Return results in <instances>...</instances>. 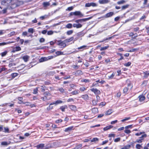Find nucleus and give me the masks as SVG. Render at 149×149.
Returning <instances> with one entry per match:
<instances>
[{
  "label": "nucleus",
  "mask_w": 149,
  "mask_h": 149,
  "mask_svg": "<svg viewBox=\"0 0 149 149\" xmlns=\"http://www.w3.org/2000/svg\"><path fill=\"white\" fill-rule=\"evenodd\" d=\"M63 52L61 51H57L56 52V54L57 56H59L63 54Z\"/></svg>",
  "instance_id": "55"
},
{
  "label": "nucleus",
  "mask_w": 149,
  "mask_h": 149,
  "mask_svg": "<svg viewBox=\"0 0 149 149\" xmlns=\"http://www.w3.org/2000/svg\"><path fill=\"white\" fill-rule=\"evenodd\" d=\"M111 61V59L110 58H105L104 59V62L103 61H102V62L103 63H109Z\"/></svg>",
  "instance_id": "28"
},
{
  "label": "nucleus",
  "mask_w": 149,
  "mask_h": 149,
  "mask_svg": "<svg viewBox=\"0 0 149 149\" xmlns=\"http://www.w3.org/2000/svg\"><path fill=\"white\" fill-rule=\"evenodd\" d=\"M54 33V32L50 30L48 31L47 32V34L48 35H52Z\"/></svg>",
  "instance_id": "64"
},
{
  "label": "nucleus",
  "mask_w": 149,
  "mask_h": 149,
  "mask_svg": "<svg viewBox=\"0 0 149 149\" xmlns=\"http://www.w3.org/2000/svg\"><path fill=\"white\" fill-rule=\"evenodd\" d=\"M74 74L76 76H78L81 74H82V72L81 70H76L75 72H74Z\"/></svg>",
  "instance_id": "15"
},
{
  "label": "nucleus",
  "mask_w": 149,
  "mask_h": 149,
  "mask_svg": "<svg viewBox=\"0 0 149 149\" xmlns=\"http://www.w3.org/2000/svg\"><path fill=\"white\" fill-rule=\"evenodd\" d=\"M57 42V45L60 47L61 48H64L66 46V42L65 40L63 41L61 40H58Z\"/></svg>",
  "instance_id": "4"
},
{
  "label": "nucleus",
  "mask_w": 149,
  "mask_h": 149,
  "mask_svg": "<svg viewBox=\"0 0 149 149\" xmlns=\"http://www.w3.org/2000/svg\"><path fill=\"white\" fill-rule=\"evenodd\" d=\"M85 33L83 31H81L78 32L77 33V36L78 37H81L85 35Z\"/></svg>",
  "instance_id": "20"
},
{
  "label": "nucleus",
  "mask_w": 149,
  "mask_h": 149,
  "mask_svg": "<svg viewBox=\"0 0 149 149\" xmlns=\"http://www.w3.org/2000/svg\"><path fill=\"white\" fill-rule=\"evenodd\" d=\"M63 102L62 101L60 100H58L56 101L51 102V104H54L55 105H57L58 104L62 103Z\"/></svg>",
  "instance_id": "11"
},
{
  "label": "nucleus",
  "mask_w": 149,
  "mask_h": 149,
  "mask_svg": "<svg viewBox=\"0 0 149 149\" xmlns=\"http://www.w3.org/2000/svg\"><path fill=\"white\" fill-rule=\"evenodd\" d=\"M99 3L100 4H105L109 2V0H99Z\"/></svg>",
  "instance_id": "18"
},
{
  "label": "nucleus",
  "mask_w": 149,
  "mask_h": 149,
  "mask_svg": "<svg viewBox=\"0 0 149 149\" xmlns=\"http://www.w3.org/2000/svg\"><path fill=\"white\" fill-rule=\"evenodd\" d=\"M73 25L71 23H68L65 26V28L69 29L72 28Z\"/></svg>",
  "instance_id": "37"
},
{
  "label": "nucleus",
  "mask_w": 149,
  "mask_h": 149,
  "mask_svg": "<svg viewBox=\"0 0 149 149\" xmlns=\"http://www.w3.org/2000/svg\"><path fill=\"white\" fill-rule=\"evenodd\" d=\"M45 144L44 143H40L37 145L36 147L38 149H46V148H45Z\"/></svg>",
  "instance_id": "9"
},
{
  "label": "nucleus",
  "mask_w": 149,
  "mask_h": 149,
  "mask_svg": "<svg viewBox=\"0 0 149 149\" xmlns=\"http://www.w3.org/2000/svg\"><path fill=\"white\" fill-rule=\"evenodd\" d=\"M43 6L44 7H46L50 5V3L49 2H44L43 3Z\"/></svg>",
  "instance_id": "42"
},
{
  "label": "nucleus",
  "mask_w": 149,
  "mask_h": 149,
  "mask_svg": "<svg viewBox=\"0 0 149 149\" xmlns=\"http://www.w3.org/2000/svg\"><path fill=\"white\" fill-rule=\"evenodd\" d=\"M73 26L74 28H76L77 29H79L81 28L82 26V25L79 23H78V24L74 23L73 24Z\"/></svg>",
  "instance_id": "19"
},
{
  "label": "nucleus",
  "mask_w": 149,
  "mask_h": 149,
  "mask_svg": "<svg viewBox=\"0 0 149 149\" xmlns=\"http://www.w3.org/2000/svg\"><path fill=\"white\" fill-rule=\"evenodd\" d=\"M41 91L42 92H45V88H46V86L44 85L41 86H40Z\"/></svg>",
  "instance_id": "45"
},
{
  "label": "nucleus",
  "mask_w": 149,
  "mask_h": 149,
  "mask_svg": "<svg viewBox=\"0 0 149 149\" xmlns=\"http://www.w3.org/2000/svg\"><path fill=\"white\" fill-rule=\"evenodd\" d=\"M136 148L137 149H140L141 148H142V146L140 144H136Z\"/></svg>",
  "instance_id": "56"
},
{
  "label": "nucleus",
  "mask_w": 149,
  "mask_h": 149,
  "mask_svg": "<svg viewBox=\"0 0 149 149\" xmlns=\"http://www.w3.org/2000/svg\"><path fill=\"white\" fill-rule=\"evenodd\" d=\"M22 35L23 36H27V37H29L30 36L31 37H32L33 36L32 35H29V34L28 33L27 31H24L22 33Z\"/></svg>",
  "instance_id": "33"
},
{
  "label": "nucleus",
  "mask_w": 149,
  "mask_h": 149,
  "mask_svg": "<svg viewBox=\"0 0 149 149\" xmlns=\"http://www.w3.org/2000/svg\"><path fill=\"white\" fill-rule=\"evenodd\" d=\"M73 8H74L72 6H70V7H68L67 9H66V11L68 10L69 11H71V10H72L73 9Z\"/></svg>",
  "instance_id": "62"
},
{
  "label": "nucleus",
  "mask_w": 149,
  "mask_h": 149,
  "mask_svg": "<svg viewBox=\"0 0 149 149\" xmlns=\"http://www.w3.org/2000/svg\"><path fill=\"white\" fill-rule=\"evenodd\" d=\"M18 75V74L17 73H13L11 74V77L13 78H14L17 76Z\"/></svg>",
  "instance_id": "54"
},
{
  "label": "nucleus",
  "mask_w": 149,
  "mask_h": 149,
  "mask_svg": "<svg viewBox=\"0 0 149 149\" xmlns=\"http://www.w3.org/2000/svg\"><path fill=\"white\" fill-rule=\"evenodd\" d=\"M131 64L132 63L131 62H128L127 63H125L124 65L126 67H128L131 65Z\"/></svg>",
  "instance_id": "47"
},
{
  "label": "nucleus",
  "mask_w": 149,
  "mask_h": 149,
  "mask_svg": "<svg viewBox=\"0 0 149 149\" xmlns=\"http://www.w3.org/2000/svg\"><path fill=\"white\" fill-rule=\"evenodd\" d=\"M113 126L112 125H109L104 127L103 128V130L104 131H107L109 130L113 127Z\"/></svg>",
  "instance_id": "26"
},
{
  "label": "nucleus",
  "mask_w": 149,
  "mask_h": 149,
  "mask_svg": "<svg viewBox=\"0 0 149 149\" xmlns=\"http://www.w3.org/2000/svg\"><path fill=\"white\" fill-rule=\"evenodd\" d=\"M99 140L98 138H94L91 140V142H95L96 141H98Z\"/></svg>",
  "instance_id": "63"
},
{
  "label": "nucleus",
  "mask_w": 149,
  "mask_h": 149,
  "mask_svg": "<svg viewBox=\"0 0 149 149\" xmlns=\"http://www.w3.org/2000/svg\"><path fill=\"white\" fill-rule=\"evenodd\" d=\"M125 2V1L124 0H121L120 1H118L117 3L118 4L120 5L124 3Z\"/></svg>",
  "instance_id": "57"
},
{
  "label": "nucleus",
  "mask_w": 149,
  "mask_h": 149,
  "mask_svg": "<svg viewBox=\"0 0 149 149\" xmlns=\"http://www.w3.org/2000/svg\"><path fill=\"white\" fill-rule=\"evenodd\" d=\"M73 32V31L72 30L68 31L66 32V34L68 35L72 34Z\"/></svg>",
  "instance_id": "49"
},
{
  "label": "nucleus",
  "mask_w": 149,
  "mask_h": 149,
  "mask_svg": "<svg viewBox=\"0 0 149 149\" xmlns=\"http://www.w3.org/2000/svg\"><path fill=\"white\" fill-rule=\"evenodd\" d=\"M81 97L84 100H88L89 97L87 94H86L82 95Z\"/></svg>",
  "instance_id": "30"
},
{
  "label": "nucleus",
  "mask_w": 149,
  "mask_h": 149,
  "mask_svg": "<svg viewBox=\"0 0 149 149\" xmlns=\"http://www.w3.org/2000/svg\"><path fill=\"white\" fill-rule=\"evenodd\" d=\"M133 86L132 84L130 83L128 84L127 86L125 87L123 90V93L125 95L127 94L133 88Z\"/></svg>",
  "instance_id": "3"
},
{
  "label": "nucleus",
  "mask_w": 149,
  "mask_h": 149,
  "mask_svg": "<svg viewBox=\"0 0 149 149\" xmlns=\"http://www.w3.org/2000/svg\"><path fill=\"white\" fill-rule=\"evenodd\" d=\"M109 47V46H105L104 47H101V48L100 49V50L101 51H103V50H106Z\"/></svg>",
  "instance_id": "60"
},
{
  "label": "nucleus",
  "mask_w": 149,
  "mask_h": 149,
  "mask_svg": "<svg viewBox=\"0 0 149 149\" xmlns=\"http://www.w3.org/2000/svg\"><path fill=\"white\" fill-rule=\"evenodd\" d=\"M8 50H5L3 52H1L0 54V55H1L2 57H3L6 56L8 54Z\"/></svg>",
  "instance_id": "23"
},
{
  "label": "nucleus",
  "mask_w": 149,
  "mask_h": 149,
  "mask_svg": "<svg viewBox=\"0 0 149 149\" xmlns=\"http://www.w3.org/2000/svg\"><path fill=\"white\" fill-rule=\"evenodd\" d=\"M23 99V97H19L18 98V100L20 102H19V104H24L25 103H24L22 101Z\"/></svg>",
  "instance_id": "43"
},
{
  "label": "nucleus",
  "mask_w": 149,
  "mask_h": 149,
  "mask_svg": "<svg viewBox=\"0 0 149 149\" xmlns=\"http://www.w3.org/2000/svg\"><path fill=\"white\" fill-rule=\"evenodd\" d=\"M92 18V17H90L87 18L79 19L75 20V22L78 24L79 22H85L91 19Z\"/></svg>",
  "instance_id": "7"
},
{
  "label": "nucleus",
  "mask_w": 149,
  "mask_h": 149,
  "mask_svg": "<svg viewBox=\"0 0 149 149\" xmlns=\"http://www.w3.org/2000/svg\"><path fill=\"white\" fill-rule=\"evenodd\" d=\"M147 136V135L146 134H144L143 135H142L141 137L139 138V139H137L136 140L135 142L140 143H141L143 141L144 139V138L146 137Z\"/></svg>",
  "instance_id": "5"
},
{
  "label": "nucleus",
  "mask_w": 149,
  "mask_h": 149,
  "mask_svg": "<svg viewBox=\"0 0 149 149\" xmlns=\"http://www.w3.org/2000/svg\"><path fill=\"white\" fill-rule=\"evenodd\" d=\"M73 126H70L65 128L64 130V131L65 132L71 131V130L74 129Z\"/></svg>",
  "instance_id": "24"
},
{
  "label": "nucleus",
  "mask_w": 149,
  "mask_h": 149,
  "mask_svg": "<svg viewBox=\"0 0 149 149\" xmlns=\"http://www.w3.org/2000/svg\"><path fill=\"white\" fill-rule=\"evenodd\" d=\"M114 15V13L113 12H110L106 14L104 16L105 18H108Z\"/></svg>",
  "instance_id": "14"
},
{
  "label": "nucleus",
  "mask_w": 149,
  "mask_h": 149,
  "mask_svg": "<svg viewBox=\"0 0 149 149\" xmlns=\"http://www.w3.org/2000/svg\"><path fill=\"white\" fill-rule=\"evenodd\" d=\"M14 42L13 41H9L7 42H3L2 43H0V46H3L5 45H8L10 44L11 43H13Z\"/></svg>",
  "instance_id": "21"
},
{
  "label": "nucleus",
  "mask_w": 149,
  "mask_h": 149,
  "mask_svg": "<svg viewBox=\"0 0 149 149\" xmlns=\"http://www.w3.org/2000/svg\"><path fill=\"white\" fill-rule=\"evenodd\" d=\"M113 112V111L111 109H109L107 110L105 113V115L106 116H108L110 115Z\"/></svg>",
  "instance_id": "29"
},
{
  "label": "nucleus",
  "mask_w": 149,
  "mask_h": 149,
  "mask_svg": "<svg viewBox=\"0 0 149 149\" xmlns=\"http://www.w3.org/2000/svg\"><path fill=\"white\" fill-rule=\"evenodd\" d=\"M16 2V0H3L2 1L1 3L2 5L6 6L7 8L10 7L13 9L18 6Z\"/></svg>",
  "instance_id": "1"
},
{
  "label": "nucleus",
  "mask_w": 149,
  "mask_h": 149,
  "mask_svg": "<svg viewBox=\"0 0 149 149\" xmlns=\"http://www.w3.org/2000/svg\"><path fill=\"white\" fill-rule=\"evenodd\" d=\"M143 74H144V77L147 78L149 76V71H146L143 72Z\"/></svg>",
  "instance_id": "35"
},
{
  "label": "nucleus",
  "mask_w": 149,
  "mask_h": 149,
  "mask_svg": "<svg viewBox=\"0 0 149 149\" xmlns=\"http://www.w3.org/2000/svg\"><path fill=\"white\" fill-rule=\"evenodd\" d=\"M139 101L140 102H143L145 99V97L143 94L140 95L138 96Z\"/></svg>",
  "instance_id": "16"
},
{
  "label": "nucleus",
  "mask_w": 149,
  "mask_h": 149,
  "mask_svg": "<svg viewBox=\"0 0 149 149\" xmlns=\"http://www.w3.org/2000/svg\"><path fill=\"white\" fill-rule=\"evenodd\" d=\"M98 100H93L92 101V104L93 106H95L97 105V103L98 102Z\"/></svg>",
  "instance_id": "36"
},
{
  "label": "nucleus",
  "mask_w": 149,
  "mask_h": 149,
  "mask_svg": "<svg viewBox=\"0 0 149 149\" xmlns=\"http://www.w3.org/2000/svg\"><path fill=\"white\" fill-rule=\"evenodd\" d=\"M29 56L27 55H25L22 57V59L25 62H26L28 61Z\"/></svg>",
  "instance_id": "25"
},
{
  "label": "nucleus",
  "mask_w": 149,
  "mask_h": 149,
  "mask_svg": "<svg viewBox=\"0 0 149 149\" xmlns=\"http://www.w3.org/2000/svg\"><path fill=\"white\" fill-rule=\"evenodd\" d=\"M34 32V29L32 28H29L28 30V32L29 33H31V35H32V34Z\"/></svg>",
  "instance_id": "48"
},
{
  "label": "nucleus",
  "mask_w": 149,
  "mask_h": 149,
  "mask_svg": "<svg viewBox=\"0 0 149 149\" xmlns=\"http://www.w3.org/2000/svg\"><path fill=\"white\" fill-rule=\"evenodd\" d=\"M115 74H116L115 72H113L111 75L108 76V77L109 79H112L114 77Z\"/></svg>",
  "instance_id": "41"
},
{
  "label": "nucleus",
  "mask_w": 149,
  "mask_h": 149,
  "mask_svg": "<svg viewBox=\"0 0 149 149\" xmlns=\"http://www.w3.org/2000/svg\"><path fill=\"white\" fill-rule=\"evenodd\" d=\"M117 54L118 55H119L120 56V58L118 59V61H119L122 60L124 59V57L123 56V54H122L119 53H117Z\"/></svg>",
  "instance_id": "27"
},
{
  "label": "nucleus",
  "mask_w": 149,
  "mask_h": 149,
  "mask_svg": "<svg viewBox=\"0 0 149 149\" xmlns=\"http://www.w3.org/2000/svg\"><path fill=\"white\" fill-rule=\"evenodd\" d=\"M4 132L5 133H9V129L8 127H5L4 128Z\"/></svg>",
  "instance_id": "59"
},
{
  "label": "nucleus",
  "mask_w": 149,
  "mask_h": 149,
  "mask_svg": "<svg viewBox=\"0 0 149 149\" xmlns=\"http://www.w3.org/2000/svg\"><path fill=\"white\" fill-rule=\"evenodd\" d=\"M51 104V103L50 104L49 106L47 108V110L48 111H49L50 110L53 109V106H52L53 104Z\"/></svg>",
  "instance_id": "38"
},
{
  "label": "nucleus",
  "mask_w": 149,
  "mask_h": 149,
  "mask_svg": "<svg viewBox=\"0 0 149 149\" xmlns=\"http://www.w3.org/2000/svg\"><path fill=\"white\" fill-rule=\"evenodd\" d=\"M148 80H144L143 81L142 85H143L144 86H146L148 83Z\"/></svg>",
  "instance_id": "51"
},
{
  "label": "nucleus",
  "mask_w": 149,
  "mask_h": 149,
  "mask_svg": "<svg viewBox=\"0 0 149 149\" xmlns=\"http://www.w3.org/2000/svg\"><path fill=\"white\" fill-rule=\"evenodd\" d=\"M87 46L86 45H83L82 46L79 47L77 48V49L79 50L78 51H76V52H82L84 50L86 49H87Z\"/></svg>",
  "instance_id": "8"
},
{
  "label": "nucleus",
  "mask_w": 149,
  "mask_h": 149,
  "mask_svg": "<svg viewBox=\"0 0 149 149\" xmlns=\"http://www.w3.org/2000/svg\"><path fill=\"white\" fill-rule=\"evenodd\" d=\"M67 108V106L66 105H65L63 106H61L60 107V109L61 110L62 112L65 111V109Z\"/></svg>",
  "instance_id": "32"
},
{
  "label": "nucleus",
  "mask_w": 149,
  "mask_h": 149,
  "mask_svg": "<svg viewBox=\"0 0 149 149\" xmlns=\"http://www.w3.org/2000/svg\"><path fill=\"white\" fill-rule=\"evenodd\" d=\"M113 38V36H112L111 37H109L108 38H106L104 39L103 40H100L99 41V42L101 43L103 42L104 41L106 40H110L111 39V38Z\"/></svg>",
  "instance_id": "39"
},
{
  "label": "nucleus",
  "mask_w": 149,
  "mask_h": 149,
  "mask_svg": "<svg viewBox=\"0 0 149 149\" xmlns=\"http://www.w3.org/2000/svg\"><path fill=\"white\" fill-rule=\"evenodd\" d=\"M90 91L93 93L95 95H100L101 94V92L97 88H92L90 89Z\"/></svg>",
  "instance_id": "6"
},
{
  "label": "nucleus",
  "mask_w": 149,
  "mask_h": 149,
  "mask_svg": "<svg viewBox=\"0 0 149 149\" xmlns=\"http://www.w3.org/2000/svg\"><path fill=\"white\" fill-rule=\"evenodd\" d=\"M129 6V4H126L125 5H124L122 6L121 7V10H124L125 9L127 8Z\"/></svg>",
  "instance_id": "40"
},
{
  "label": "nucleus",
  "mask_w": 149,
  "mask_h": 149,
  "mask_svg": "<svg viewBox=\"0 0 149 149\" xmlns=\"http://www.w3.org/2000/svg\"><path fill=\"white\" fill-rule=\"evenodd\" d=\"M48 59H47V58L44 57H42L41 58H40L39 61L40 62H43V61H46Z\"/></svg>",
  "instance_id": "44"
},
{
  "label": "nucleus",
  "mask_w": 149,
  "mask_h": 149,
  "mask_svg": "<svg viewBox=\"0 0 149 149\" xmlns=\"http://www.w3.org/2000/svg\"><path fill=\"white\" fill-rule=\"evenodd\" d=\"M69 108L72 111H75L76 110L77 107L74 105H70L69 106Z\"/></svg>",
  "instance_id": "22"
},
{
  "label": "nucleus",
  "mask_w": 149,
  "mask_h": 149,
  "mask_svg": "<svg viewBox=\"0 0 149 149\" xmlns=\"http://www.w3.org/2000/svg\"><path fill=\"white\" fill-rule=\"evenodd\" d=\"M86 89L87 88L84 86L81 87L79 88V90L81 92L86 90Z\"/></svg>",
  "instance_id": "50"
},
{
  "label": "nucleus",
  "mask_w": 149,
  "mask_h": 149,
  "mask_svg": "<svg viewBox=\"0 0 149 149\" xmlns=\"http://www.w3.org/2000/svg\"><path fill=\"white\" fill-rule=\"evenodd\" d=\"M129 37H131L133 38H135L137 37L138 35L136 33H134L133 32H131L129 33Z\"/></svg>",
  "instance_id": "13"
},
{
  "label": "nucleus",
  "mask_w": 149,
  "mask_h": 149,
  "mask_svg": "<svg viewBox=\"0 0 149 149\" xmlns=\"http://www.w3.org/2000/svg\"><path fill=\"white\" fill-rule=\"evenodd\" d=\"M74 15L75 16H78L80 17H82L83 16V14L80 11H79L74 12Z\"/></svg>",
  "instance_id": "10"
},
{
  "label": "nucleus",
  "mask_w": 149,
  "mask_h": 149,
  "mask_svg": "<svg viewBox=\"0 0 149 149\" xmlns=\"http://www.w3.org/2000/svg\"><path fill=\"white\" fill-rule=\"evenodd\" d=\"M57 90L60 92L61 93H64L65 95H66L68 94V92L65 91V90L62 88H58Z\"/></svg>",
  "instance_id": "17"
},
{
  "label": "nucleus",
  "mask_w": 149,
  "mask_h": 149,
  "mask_svg": "<svg viewBox=\"0 0 149 149\" xmlns=\"http://www.w3.org/2000/svg\"><path fill=\"white\" fill-rule=\"evenodd\" d=\"M21 50V48L19 46H17L15 47H13L12 52L13 53H15V52H18L20 51Z\"/></svg>",
  "instance_id": "12"
},
{
  "label": "nucleus",
  "mask_w": 149,
  "mask_h": 149,
  "mask_svg": "<svg viewBox=\"0 0 149 149\" xmlns=\"http://www.w3.org/2000/svg\"><path fill=\"white\" fill-rule=\"evenodd\" d=\"M92 111L93 113H97L98 112V109L96 108H93L92 109Z\"/></svg>",
  "instance_id": "53"
},
{
  "label": "nucleus",
  "mask_w": 149,
  "mask_h": 149,
  "mask_svg": "<svg viewBox=\"0 0 149 149\" xmlns=\"http://www.w3.org/2000/svg\"><path fill=\"white\" fill-rule=\"evenodd\" d=\"M43 95L44 96L41 97V99L43 101H47L50 100L52 98L51 94L49 91H45L44 92Z\"/></svg>",
  "instance_id": "2"
},
{
  "label": "nucleus",
  "mask_w": 149,
  "mask_h": 149,
  "mask_svg": "<svg viewBox=\"0 0 149 149\" xmlns=\"http://www.w3.org/2000/svg\"><path fill=\"white\" fill-rule=\"evenodd\" d=\"M79 92L77 90H75L74 91L70 93L72 94V95H76L78 94Z\"/></svg>",
  "instance_id": "46"
},
{
  "label": "nucleus",
  "mask_w": 149,
  "mask_h": 149,
  "mask_svg": "<svg viewBox=\"0 0 149 149\" xmlns=\"http://www.w3.org/2000/svg\"><path fill=\"white\" fill-rule=\"evenodd\" d=\"M90 6H92L93 7H96L97 6V5L96 3L93 2H91L90 3Z\"/></svg>",
  "instance_id": "52"
},
{
  "label": "nucleus",
  "mask_w": 149,
  "mask_h": 149,
  "mask_svg": "<svg viewBox=\"0 0 149 149\" xmlns=\"http://www.w3.org/2000/svg\"><path fill=\"white\" fill-rule=\"evenodd\" d=\"M106 104V103L104 102H101L99 104V106H101L102 107L104 106Z\"/></svg>",
  "instance_id": "58"
},
{
  "label": "nucleus",
  "mask_w": 149,
  "mask_h": 149,
  "mask_svg": "<svg viewBox=\"0 0 149 149\" xmlns=\"http://www.w3.org/2000/svg\"><path fill=\"white\" fill-rule=\"evenodd\" d=\"M38 88L37 87L33 90V94H36L38 93Z\"/></svg>",
  "instance_id": "61"
},
{
  "label": "nucleus",
  "mask_w": 149,
  "mask_h": 149,
  "mask_svg": "<svg viewBox=\"0 0 149 149\" xmlns=\"http://www.w3.org/2000/svg\"><path fill=\"white\" fill-rule=\"evenodd\" d=\"M74 39V37H72L69 38L64 40L66 43L69 42L72 40Z\"/></svg>",
  "instance_id": "34"
},
{
  "label": "nucleus",
  "mask_w": 149,
  "mask_h": 149,
  "mask_svg": "<svg viewBox=\"0 0 149 149\" xmlns=\"http://www.w3.org/2000/svg\"><path fill=\"white\" fill-rule=\"evenodd\" d=\"M90 81L89 79H82L81 81V82H84L86 83H89Z\"/></svg>",
  "instance_id": "31"
}]
</instances>
